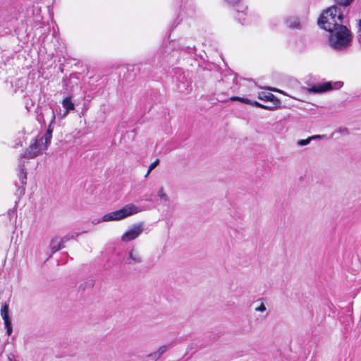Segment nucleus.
<instances>
[{"mask_svg":"<svg viewBox=\"0 0 361 361\" xmlns=\"http://www.w3.org/2000/svg\"><path fill=\"white\" fill-rule=\"evenodd\" d=\"M145 230V224L140 222L133 225L121 237L122 242L128 243L137 238Z\"/></svg>","mask_w":361,"mask_h":361,"instance_id":"5","label":"nucleus"},{"mask_svg":"<svg viewBox=\"0 0 361 361\" xmlns=\"http://www.w3.org/2000/svg\"><path fill=\"white\" fill-rule=\"evenodd\" d=\"M343 16L336 6H332L322 13L318 19L319 25L329 32H334L336 27L341 26Z\"/></svg>","mask_w":361,"mask_h":361,"instance_id":"2","label":"nucleus"},{"mask_svg":"<svg viewBox=\"0 0 361 361\" xmlns=\"http://www.w3.org/2000/svg\"><path fill=\"white\" fill-rule=\"evenodd\" d=\"M168 350L167 345H161L157 349V353L161 356L164 353H165Z\"/></svg>","mask_w":361,"mask_h":361,"instance_id":"21","label":"nucleus"},{"mask_svg":"<svg viewBox=\"0 0 361 361\" xmlns=\"http://www.w3.org/2000/svg\"><path fill=\"white\" fill-rule=\"evenodd\" d=\"M161 357V356L157 353V350L148 355V357L151 358L152 360H153L154 361H157Z\"/></svg>","mask_w":361,"mask_h":361,"instance_id":"18","label":"nucleus"},{"mask_svg":"<svg viewBox=\"0 0 361 361\" xmlns=\"http://www.w3.org/2000/svg\"><path fill=\"white\" fill-rule=\"evenodd\" d=\"M320 137H321L320 135H314V136L310 137L307 139L299 140L298 141V145L300 146H305V145H308L312 140H315V139H318Z\"/></svg>","mask_w":361,"mask_h":361,"instance_id":"14","label":"nucleus"},{"mask_svg":"<svg viewBox=\"0 0 361 361\" xmlns=\"http://www.w3.org/2000/svg\"><path fill=\"white\" fill-rule=\"evenodd\" d=\"M157 195L158 197L163 200L164 201L166 202V201H169V197L168 195L165 193L164 192V190L163 188H160L158 190V193H157Z\"/></svg>","mask_w":361,"mask_h":361,"instance_id":"15","label":"nucleus"},{"mask_svg":"<svg viewBox=\"0 0 361 361\" xmlns=\"http://www.w3.org/2000/svg\"><path fill=\"white\" fill-rule=\"evenodd\" d=\"M1 315L2 317V319H4V322H8L11 321L9 317H8V305L6 303H4L1 308Z\"/></svg>","mask_w":361,"mask_h":361,"instance_id":"13","label":"nucleus"},{"mask_svg":"<svg viewBox=\"0 0 361 361\" xmlns=\"http://www.w3.org/2000/svg\"><path fill=\"white\" fill-rule=\"evenodd\" d=\"M353 0H335V1L341 6H348L351 4Z\"/></svg>","mask_w":361,"mask_h":361,"instance_id":"20","label":"nucleus"},{"mask_svg":"<svg viewBox=\"0 0 361 361\" xmlns=\"http://www.w3.org/2000/svg\"><path fill=\"white\" fill-rule=\"evenodd\" d=\"M5 327L6 328V332L8 336H10L12 333V326H11V322H4Z\"/></svg>","mask_w":361,"mask_h":361,"instance_id":"19","label":"nucleus"},{"mask_svg":"<svg viewBox=\"0 0 361 361\" xmlns=\"http://www.w3.org/2000/svg\"><path fill=\"white\" fill-rule=\"evenodd\" d=\"M61 104L63 107L66 109L64 116H66L70 111L74 110L75 104L72 102L71 97H65L62 102Z\"/></svg>","mask_w":361,"mask_h":361,"instance_id":"11","label":"nucleus"},{"mask_svg":"<svg viewBox=\"0 0 361 361\" xmlns=\"http://www.w3.org/2000/svg\"><path fill=\"white\" fill-rule=\"evenodd\" d=\"M258 98L260 100L271 102L275 106L280 105V101L273 94L267 92H260L258 93Z\"/></svg>","mask_w":361,"mask_h":361,"instance_id":"7","label":"nucleus"},{"mask_svg":"<svg viewBox=\"0 0 361 361\" xmlns=\"http://www.w3.org/2000/svg\"><path fill=\"white\" fill-rule=\"evenodd\" d=\"M359 26H360L359 30H361V19L359 21Z\"/></svg>","mask_w":361,"mask_h":361,"instance_id":"29","label":"nucleus"},{"mask_svg":"<svg viewBox=\"0 0 361 361\" xmlns=\"http://www.w3.org/2000/svg\"><path fill=\"white\" fill-rule=\"evenodd\" d=\"M231 77L232 78L233 82H235V80H236V77H235V75H231Z\"/></svg>","mask_w":361,"mask_h":361,"instance_id":"27","label":"nucleus"},{"mask_svg":"<svg viewBox=\"0 0 361 361\" xmlns=\"http://www.w3.org/2000/svg\"><path fill=\"white\" fill-rule=\"evenodd\" d=\"M72 237H69L66 235L62 238H59L58 237L53 238L49 244V248L51 253H54L63 247V244L66 243L70 238Z\"/></svg>","mask_w":361,"mask_h":361,"instance_id":"6","label":"nucleus"},{"mask_svg":"<svg viewBox=\"0 0 361 361\" xmlns=\"http://www.w3.org/2000/svg\"><path fill=\"white\" fill-rule=\"evenodd\" d=\"M51 113V120L46 133L43 136L35 138L34 142L31 143L29 147L25 150V153L22 154L21 159L23 158L34 159L47 149L52 137L53 129L51 128V126L55 120L54 112L52 111Z\"/></svg>","mask_w":361,"mask_h":361,"instance_id":"1","label":"nucleus"},{"mask_svg":"<svg viewBox=\"0 0 361 361\" xmlns=\"http://www.w3.org/2000/svg\"><path fill=\"white\" fill-rule=\"evenodd\" d=\"M332 84L330 82H324L317 85H314L309 89V91L314 93H321L330 90H332Z\"/></svg>","mask_w":361,"mask_h":361,"instance_id":"8","label":"nucleus"},{"mask_svg":"<svg viewBox=\"0 0 361 361\" xmlns=\"http://www.w3.org/2000/svg\"><path fill=\"white\" fill-rule=\"evenodd\" d=\"M149 174V173H148V171H147V172L146 173V174H145V177H147Z\"/></svg>","mask_w":361,"mask_h":361,"instance_id":"30","label":"nucleus"},{"mask_svg":"<svg viewBox=\"0 0 361 361\" xmlns=\"http://www.w3.org/2000/svg\"><path fill=\"white\" fill-rule=\"evenodd\" d=\"M19 190H20V194H22V193L23 194L24 193V188L19 189Z\"/></svg>","mask_w":361,"mask_h":361,"instance_id":"28","label":"nucleus"},{"mask_svg":"<svg viewBox=\"0 0 361 361\" xmlns=\"http://www.w3.org/2000/svg\"><path fill=\"white\" fill-rule=\"evenodd\" d=\"M128 260V263L129 264H140L142 261V257L139 252L133 248L129 251V256Z\"/></svg>","mask_w":361,"mask_h":361,"instance_id":"9","label":"nucleus"},{"mask_svg":"<svg viewBox=\"0 0 361 361\" xmlns=\"http://www.w3.org/2000/svg\"><path fill=\"white\" fill-rule=\"evenodd\" d=\"M159 160L157 159L154 162H152L148 169V173H150V172L159 164Z\"/></svg>","mask_w":361,"mask_h":361,"instance_id":"22","label":"nucleus"},{"mask_svg":"<svg viewBox=\"0 0 361 361\" xmlns=\"http://www.w3.org/2000/svg\"><path fill=\"white\" fill-rule=\"evenodd\" d=\"M285 23L286 26L291 29H300L301 24L296 17H289L286 19Z\"/></svg>","mask_w":361,"mask_h":361,"instance_id":"10","label":"nucleus"},{"mask_svg":"<svg viewBox=\"0 0 361 361\" xmlns=\"http://www.w3.org/2000/svg\"><path fill=\"white\" fill-rule=\"evenodd\" d=\"M357 37H358L359 42L361 43V30H358Z\"/></svg>","mask_w":361,"mask_h":361,"instance_id":"25","label":"nucleus"},{"mask_svg":"<svg viewBox=\"0 0 361 361\" xmlns=\"http://www.w3.org/2000/svg\"><path fill=\"white\" fill-rule=\"evenodd\" d=\"M266 310H267V307H266V306L264 305V303H262V302L259 305V306H258V307H255V311H256V312H265Z\"/></svg>","mask_w":361,"mask_h":361,"instance_id":"23","label":"nucleus"},{"mask_svg":"<svg viewBox=\"0 0 361 361\" xmlns=\"http://www.w3.org/2000/svg\"><path fill=\"white\" fill-rule=\"evenodd\" d=\"M341 82H336L335 83V85H336V88H338L341 86Z\"/></svg>","mask_w":361,"mask_h":361,"instance_id":"26","label":"nucleus"},{"mask_svg":"<svg viewBox=\"0 0 361 361\" xmlns=\"http://www.w3.org/2000/svg\"><path fill=\"white\" fill-rule=\"evenodd\" d=\"M18 166L20 170L19 179L21 181L23 185H24L26 184L27 172L24 169V163H22V160H20Z\"/></svg>","mask_w":361,"mask_h":361,"instance_id":"12","label":"nucleus"},{"mask_svg":"<svg viewBox=\"0 0 361 361\" xmlns=\"http://www.w3.org/2000/svg\"><path fill=\"white\" fill-rule=\"evenodd\" d=\"M351 34L345 25L338 26L330 32L329 37V45L335 49L341 50L350 44Z\"/></svg>","mask_w":361,"mask_h":361,"instance_id":"4","label":"nucleus"},{"mask_svg":"<svg viewBox=\"0 0 361 361\" xmlns=\"http://www.w3.org/2000/svg\"><path fill=\"white\" fill-rule=\"evenodd\" d=\"M252 105L257 106V107H260V108H262V109H269V110H272L274 109V107L272 106H266V105H263L260 103H259L258 102H252Z\"/></svg>","mask_w":361,"mask_h":361,"instance_id":"17","label":"nucleus"},{"mask_svg":"<svg viewBox=\"0 0 361 361\" xmlns=\"http://www.w3.org/2000/svg\"><path fill=\"white\" fill-rule=\"evenodd\" d=\"M225 1L231 4H235L240 1V0H225Z\"/></svg>","mask_w":361,"mask_h":361,"instance_id":"24","label":"nucleus"},{"mask_svg":"<svg viewBox=\"0 0 361 361\" xmlns=\"http://www.w3.org/2000/svg\"><path fill=\"white\" fill-rule=\"evenodd\" d=\"M142 211L135 204L129 203L122 208L104 214L101 219L93 221L94 224H99L102 221H119L130 216L138 214Z\"/></svg>","mask_w":361,"mask_h":361,"instance_id":"3","label":"nucleus"},{"mask_svg":"<svg viewBox=\"0 0 361 361\" xmlns=\"http://www.w3.org/2000/svg\"><path fill=\"white\" fill-rule=\"evenodd\" d=\"M231 100L232 101H240L241 102L245 103V104H252V101L248 99H245L239 97H232L231 98Z\"/></svg>","mask_w":361,"mask_h":361,"instance_id":"16","label":"nucleus"}]
</instances>
